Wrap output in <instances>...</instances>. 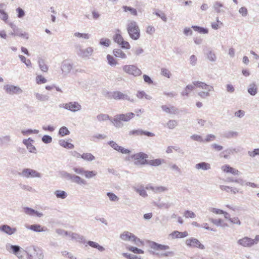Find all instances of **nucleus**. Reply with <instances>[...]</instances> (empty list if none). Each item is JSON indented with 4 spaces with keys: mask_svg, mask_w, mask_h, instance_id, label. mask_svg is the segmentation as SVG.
<instances>
[{
    "mask_svg": "<svg viewBox=\"0 0 259 259\" xmlns=\"http://www.w3.org/2000/svg\"><path fill=\"white\" fill-rule=\"evenodd\" d=\"M107 59L108 60V63L110 66H115L117 64L116 61L115 60V59L111 56L110 55H107Z\"/></svg>",
    "mask_w": 259,
    "mask_h": 259,
    "instance_id": "51",
    "label": "nucleus"
},
{
    "mask_svg": "<svg viewBox=\"0 0 259 259\" xmlns=\"http://www.w3.org/2000/svg\"><path fill=\"white\" fill-rule=\"evenodd\" d=\"M24 212L27 215H29L31 216H34L35 215V210L28 207H25L23 208Z\"/></svg>",
    "mask_w": 259,
    "mask_h": 259,
    "instance_id": "44",
    "label": "nucleus"
},
{
    "mask_svg": "<svg viewBox=\"0 0 259 259\" xmlns=\"http://www.w3.org/2000/svg\"><path fill=\"white\" fill-rule=\"evenodd\" d=\"M47 81V79L41 75H37L36 77V81L37 84L45 83Z\"/></svg>",
    "mask_w": 259,
    "mask_h": 259,
    "instance_id": "57",
    "label": "nucleus"
},
{
    "mask_svg": "<svg viewBox=\"0 0 259 259\" xmlns=\"http://www.w3.org/2000/svg\"><path fill=\"white\" fill-rule=\"evenodd\" d=\"M0 231L9 235H12L16 232L17 229L12 228L8 225H3L0 226Z\"/></svg>",
    "mask_w": 259,
    "mask_h": 259,
    "instance_id": "17",
    "label": "nucleus"
},
{
    "mask_svg": "<svg viewBox=\"0 0 259 259\" xmlns=\"http://www.w3.org/2000/svg\"><path fill=\"white\" fill-rule=\"evenodd\" d=\"M81 158L88 161H92L95 159V157L90 153H83L81 154Z\"/></svg>",
    "mask_w": 259,
    "mask_h": 259,
    "instance_id": "30",
    "label": "nucleus"
},
{
    "mask_svg": "<svg viewBox=\"0 0 259 259\" xmlns=\"http://www.w3.org/2000/svg\"><path fill=\"white\" fill-rule=\"evenodd\" d=\"M195 167L197 169H202L203 170H209L211 168L210 164L205 162H201L196 164Z\"/></svg>",
    "mask_w": 259,
    "mask_h": 259,
    "instance_id": "22",
    "label": "nucleus"
},
{
    "mask_svg": "<svg viewBox=\"0 0 259 259\" xmlns=\"http://www.w3.org/2000/svg\"><path fill=\"white\" fill-rule=\"evenodd\" d=\"M73 68V64L68 60H64L61 65V69L62 74L65 75L69 74Z\"/></svg>",
    "mask_w": 259,
    "mask_h": 259,
    "instance_id": "14",
    "label": "nucleus"
},
{
    "mask_svg": "<svg viewBox=\"0 0 259 259\" xmlns=\"http://www.w3.org/2000/svg\"><path fill=\"white\" fill-rule=\"evenodd\" d=\"M36 98L42 101H48L49 99V97L46 95H42L39 93H35Z\"/></svg>",
    "mask_w": 259,
    "mask_h": 259,
    "instance_id": "43",
    "label": "nucleus"
},
{
    "mask_svg": "<svg viewBox=\"0 0 259 259\" xmlns=\"http://www.w3.org/2000/svg\"><path fill=\"white\" fill-rule=\"evenodd\" d=\"M60 108H64L72 112H76L81 109V105L76 101L70 102L67 103L60 104Z\"/></svg>",
    "mask_w": 259,
    "mask_h": 259,
    "instance_id": "8",
    "label": "nucleus"
},
{
    "mask_svg": "<svg viewBox=\"0 0 259 259\" xmlns=\"http://www.w3.org/2000/svg\"><path fill=\"white\" fill-rule=\"evenodd\" d=\"M131 157L135 160V165H143L146 164L144 162H146L145 161L147 160V159L148 158V155L141 152L131 155Z\"/></svg>",
    "mask_w": 259,
    "mask_h": 259,
    "instance_id": "6",
    "label": "nucleus"
},
{
    "mask_svg": "<svg viewBox=\"0 0 259 259\" xmlns=\"http://www.w3.org/2000/svg\"><path fill=\"white\" fill-rule=\"evenodd\" d=\"M72 170L76 174L84 175L85 170L81 167H73Z\"/></svg>",
    "mask_w": 259,
    "mask_h": 259,
    "instance_id": "52",
    "label": "nucleus"
},
{
    "mask_svg": "<svg viewBox=\"0 0 259 259\" xmlns=\"http://www.w3.org/2000/svg\"><path fill=\"white\" fill-rule=\"evenodd\" d=\"M16 11L17 13V17L19 18H21L25 16V12L22 8L18 7L16 9Z\"/></svg>",
    "mask_w": 259,
    "mask_h": 259,
    "instance_id": "62",
    "label": "nucleus"
},
{
    "mask_svg": "<svg viewBox=\"0 0 259 259\" xmlns=\"http://www.w3.org/2000/svg\"><path fill=\"white\" fill-rule=\"evenodd\" d=\"M127 249L137 254H142L144 253V251L141 249H139L137 247L133 246H129L127 247Z\"/></svg>",
    "mask_w": 259,
    "mask_h": 259,
    "instance_id": "46",
    "label": "nucleus"
},
{
    "mask_svg": "<svg viewBox=\"0 0 259 259\" xmlns=\"http://www.w3.org/2000/svg\"><path fill=\"white\" fill-rule=\"evenodd\" d=\"M6 248L9 251L16 255L19 259L24 258V254H21L20 252L21 249H22L20 246L16 245L7 244L6 245Z\"/></svg>",
    "mask_w": 259,
    "mask_h": 259,
    "instance_id": "12",
    "label": "nucleus"
},
{
    "mask_svg": "<svg viewBox=\"0 0 259 259\" xmlns=\"http://www.w3.org/2000/svg\"><path fill=\"white\" fill-rule=\"evenodd\" d=\"M74 36L78 37H82L84 39H89L90 37V34L88 33H81L79 32H75L74 33Z\"/></svg>",
    "mask_w": 259,
    "mask_h": 259,
    "instance_id": "63",
    "label": "nucleus"
},
{
    "mask_svg": "<svg viewBox=\"0 0 259 259\" xmlns=\"http://www.w3.org/2000/svg\"><path fill=\"white\" fill-rule=\"evenodd\" d=\"M113 38L114 41L119 45L123 40L122 36L119 33H116L115 35H114Z\"/></svg>",
    "mask_w": 259,
    "mask_h": 259,
    "instance_id": "48",
    "label": "nucleus"
},
{
    "mask_svg": "<svg viewBox=\"0 0 259 259\" xmlns=\"http://www.w3.org/2000/svg\"><path fill=\"white\" fill-rule=\"evenodd\" d=\"M55 194L58 198L65 199L67 197V193L62 190H56L55 192Z\"/></svg>",
    "mask_w": 259,
    "mask_h": 259,
    "instance_id": "36",
    "label": "nucleus"
},
{
    "mask_svg": "<svg viewBox=\"0 0 259 259\" xmlns=\"http://www.w3.org/2000/svg\"><path fill=\"white\" fill-rule=\"evenodd\" d=\"M166 125L169 129H174L178 125V121L176 120H169L166 123Z\"/></svg>",
    "mask_w": 259,
    "mask_h": 259,
    "instance_id": "41",
    "label": "nucleus"
},
{
    "mask_svg": "<svg viewBox=\"0 0 259 259\" xmlns=\"http://www.w3.org/2000/svg\"><path fill=\"white\" fill-rule=\"evenodd\" d=\"M154 14L160 18L164 22H166L167 21V18L163 12L158 10L157 11H155Z\"/></svg>",
    "mask_w": 259,
    "mask_h": 259,
    "instance_id": "45",
    "label": "nucleus"
},
{
    "mask_svg": "<svg viewBox=\"0 0 259 259\" xmlns=\"http://www.w3.org/2000/svg\"><path fill=\"white\" fill-rule=\"evenodd\" d=\"M186 244L190 247L198 248L201 249L205 248L204 246L197 239L194 238L187 239L186 240Z\"/></svg>",
    "mask_w": 259,
    "mask_h": 259,
    "instance_id": "13",
    "label": "nucleus"
},
{
    "mask_svg": "<svg viewBox=\"0 0 259 259\" xmlns=\"http://www.w3.org/2000/svg\"><path fill=\"white\" fill-rule=\"evenodd\" d=\"M206 57L208 60L211 62H215L217 59L216 56L212 51H208L206 53Z\"/></svg>",
    "mask_w": 259,
    "mask_h": 259,
    "instance_id": "38",
    "label": "nucleus"
},
{
    "mask_svg": "<svg viewBox=\"0 0 259 259\" xmlns=\"http://www.w3.org/2000/svg\"><path fill=\"white\" fill-rule=\"evenodd\" d=\"M26 255L24 258L21 259H44V254L41 248L35 246L30 245L23 249L21 252Z\"/></svg>",
    "mask_w": 259,
    "mask_h": 259,
    "instance_id": "1",
    "label": "nucleus"
},
{
    "mask_svg": "<svg viewBox=\"0 0 259 259\" xmlns=\"http://www.w3.org/2000/svg\"><path fill=\"white\" fill-rule=\"evenodd\" d=\"M192 28L194 31H197L201 34H206L208 32V30L207 28H205L198 26L193 25L192 26Z\"/></svg>",
    "mask_w": 259,
    "mask_h": 259,
    "instance_id": "33",
    "label": "nucleus"
},
{
    "mask_svg": "<svg viewBox=\"0 0 259 259\" xmlns=\"http://www.w3.org/2000/svg\"><path fill=\"white\" fill-rule=\"evenodd\" d=\"M149 244L152 249L156 250H166L169 248V246L168 245L160 244L154 241H150Z\"/></svg>",
    "mask_w": 259,
    "mask_h": 259,
    "instance_id": "18",
    "label": "nucleus"
},
{
    "mask_svg": "<svg viewBox=\"0 0 259 259\" xmlns=\"http://www.w3.org/2000/svg\"><path fill=\"white\" fill-rule=\"evenodd\" d=\"M179 110L178 108L173 105H169V113L170 114H178Z\"/></svg>",
    "mask_w": 259,
    "mask_h": 259,
    "instance_id": "58",
    "label": "nucleus"
},
{
    "mask_svg": "<svg viewBox=\"0 0 259 259\" xmlns=\"http://www.w3.org/2000/svg\"><path fill=\"white\" fill-rule=\"evenodd\" d=\"M154 205L157 206L159 208L168 209L171 206V204L169 203L164 202H154Z\"/></svg>",
    "mask_w": 259,
    "mask_h": 259,
    "instance_id": "35",
    "label": "nucleus"
},
{
    "mask_svg": "<svg viewBox=\"0 0 259 259\" xmlns=\"http://www.w3.org/2000/svg\"><path fill=\"white\" fill-rule=\"evenodd\" d=\"M184 216L188 218H195L196 215L192 211L190 210H186L184 212Z\"/></svg>",
    "mask_w": 259,
    "mask_h": 259,
    "instance_id": "64",
    "label": "nucleus"
},
{
    "mask_svg": "<svg viewBox=\"0 0 259 259\" xmlns=\"http://www.w3.org/2000/svg\"><path fill=\"white\" fill-rule=\"evenodd\" d=\"M107 196L111 201H118L119 200V198L113 193L108 192L107 193Z\"/></svg>",
    "mask_w": 259,
    "mask_h": 259,
    "instance_id": "53",
    "label": "nucleus"
},
{
    "mask_svg": "<svg viewBox=\"0 0 259 259\" xmlns=\"http://www.w3.org/2000/svg\"><path fill=\"white\" fill-rule=\"evenodd\" d=\"M134 116L135 114L133 112H128L125 114H119L114 116V118L111 119V121L116 127H121L123 126L121 121L127 122L134 118Z\"/></svg>",
    "mask_w": 259,
    "mask_h": 259,
    "instance_id": "2",
    "label": "nucleus"
},
{
    "mask_svg": "<svg viewBox=\"0 0 259 259\" xmlns=\"http://www.w3.org/2000/svg\"><path fill=\"white\" fill-rule=\"evenodd\" d=\"M122 8L123 9L124 12H126L127 11H130L132 15H133L135 16H136L138 15V13H137V10L134 8H132L131 7H128L126 6H123Z\"/></svg>",
    "mask_w": 259,
    "mask_h": 259,
    "instance_id": "34",
    "label": "nucleus"
},
{
    "mask_svg": "<svg viewBox=\"0 0 259 259\" xmlns=\"http://www.w3.org/2000/svg\"><path fill=\"white\" fill-rule=\"evenodd\" d=\"M59 175L61 178L66 180L70 181L72 183H75L80 185H86L87 184V182L84 179L78 176L68 173L66 171H60Z\"/></svg>",
    "mask_w": 259,
    "mask_h": 259,
    "instance_id": "3",
    "label": "nucleus"
},
{
    "mask_svg": "<svg viewBox=\"0 0 259 259\" xmlns=\"http://www.w3.org/2000/svg\"><path fill=\"white\" fill-rule=\"evenodd\" d=\"M153 254H155L159 257L162 256H172L174 255V252L173 251H167L164 253L159 254L158 253H155L153 252Z\"/></svg>",
    "mask_w": 259,
    "mask_h": 259,
    "instance_id": "56",
    "label": "nucleus"
},
{
    "mask_svg": "<svg viewBox=\"0 0 259 259\" xmlns=\"http://www.w3.org/2000/svg\"><path fill=\"white\" fill-rule=\"evenodd\" d=\"M128 135L130 136H139L145 135L147 137H154L155 136L154 134L148 131H144L141 128H138L137 130H133L130 131L128 132Z\"/></svg>",
    "mask_w": 259,
    "mask_h": 259,
    "instance_id": "15",
    "label": "nucleus"
},
{
    "mask_svg": "<svg viewBox=\"0 0 259 259\" xmlns=\"http://www.w3.org/2000/svg\"><path fill=\"white\" fill-rule=\"evenodd\" d=\"M238 135V133L237 132L229 131L224 133V137L230 139L234 137H236Z\"/></svg>",
    "mask_w": 259,
    "mask_h": 259,
    "instance_id": "40",
    "label": "nucleus"
},
{
    "mask_svg": "<svg viewBox=\"0 0 259 259\" xmlns=\"http://www.w3.org/2000/svg\"><path fill=\"white\" fill-rule=\"evenodd\" d=\"M97 118L100 121H105L108 119H110L111 120V119H112L110 118V117L108 115L105 114H100L98 115L97 116Z\"/></svg>",
    "mask_w": 259,
    "mask_h": 259,
    "instance_id": "50",
    "label": "nucleus"
},
{
    "mask_svg": "<svg viewBox=\"0 0 259 259\" xmlns=\"http://www.w3.org/2000/svg\"><path fill=\"white\" fill-rule=\"evenodd\" d=\"M69 134L70 132L66 126H63L59 129V135L61 137L69 135Z\"/></svg>",
    "mask_w": 259,
    "mask_h": 259,
    "instance_id": "37",
    "label": "nucleus"
},
{
    "mask_svg": "<svg viewBox=\"0 0 259 259\" xmlns=\"http://www.w3.org/2000/svg\"><path fill=\"white\" fill-rule=\"evenodd\" d=\"M99 44L101 46H105L108 47L110 45V40L108 38H102L99 41Z\"/></svg>",
    "mask_w": 259,
    "mask_h": 259,
    "instance_id": "47",
    "label": "nucleus"
},
{
    "mask_svg": "<svg viewBox=\"0 0 259 259\" xmlns=\"http://www.w3.org/2000/svg\"><path fill=\"white\" fill-rule=\"evenodd\" d=\"M56 232L58 234V235H66V236H67V235H69V236H70V234H71V232H68L64 230H63V229H56Z\"/></svg>",
    "mask_w": 259,
    "mask_h": 259,
    "instance_id": "61",
    "label": "nucleus"
},
{
    "mask_svg": "<svg viewBox=\"0 0 259 259\" xmlns=\"http://www.w3.org/2000/svg\"><path fill=\"white\" fill-rule=\"evenodd\" d=\"M122 69L125 72L135 77L142 74V71L135 65H125L122 67Z\"/></svg>",
    "mask_w": 259,
    "mask_h": 259,
    "instance_id": "7",
    "label": "nucleus"
},
{
    "mask_svg": "<svg viewBox=\"0 0 259 259\" xmlns=\"http://www.w3.org/2000/svg\"><path fill=\"white\" fill-rule=\"evenodd\" d=\"M3 89L7 94L11 95L20 94L23 92L22 90L20 87L12 84H6L4 85Z\"/></svg>",
    "mask_w": 259,
    "mask_h": 259,
    "instance_id": "10",
    "label": "nucleus"
},
{
    "mask_svg": "<svg viewBox=\"0 0 259 259\" xmlns=\"http://www.w3.org/2000/svg\"><path fill=\"white\" fill-rule=\"evenodd\" d=\"M88 244L91 247L95 248L98 249L100 251H104L105 250V248L102 246L99 245L98 243L92 241H88L87 242Z\"/></svg>",
    "mask_w": 259,
    "mask_h": 259,
    "instance_id": "27",
    "label": "nucleus"
},
{
    "mask_svg": "<svg viewBox=\"0 0 259 259\" xmlns=\"http://www.w3.org/2000/svg\"><path fill=\"white\" fill-rule=\"evenodd\" d=\"M38 63L40 70L45 72H46L48 70V67L45 64V61L42 58H39L38 60Z\"/></svg>",
    "mask_w": 259,
    "mask_h": 259,
    "instance_id": "29",
    "label": "nucleus"
},
{
    "mask_svg": "<svg viewBox=\"0 0 259 259\" xmlns=\"http://www.w3.org/2000/svg\"><path fill=\"white\" fill-rule=\"evenodd\" d=\"M223 5L219 2H216L213 5V8L215 11L217 13H220L221 10L220 8L223 7Z\"/></svg>",
    "mask_w": 259,
    "mask_h": 259,
    "instance_id": "55",
    "label": "nucleus"
},
{
    "mask_svg": "<svg viewBox=\"0 0 259 259\" xmlns=\"http://www.w3.org/2000/svg\"><path fill=\"white\" fill-rule=\"evenodd\" d=\"M252 239L247 237H245L238 240V243L244 247H250L253 246Z\"/></svg>",
    "mask_w": 259,
    "mask_h": 259,
    "instance_id": "19",
    "label": "nucleus"
},
{
    "mask_svg": "<svg viewBox=\"0 0 259 259\" xmlns=\"http://www.w3.org/2000/svg\"><path fill=\"white\" fill-rule=\"evenodd\" d=\"M161 74L167 78H170L171 76L170 72L166 68H162L161 69Z\"/></svg>",
    "mask_w": 259,
    "mask_h": 259,
    "instance_id": "60",
    "label": "nucleus"
},
{
    "mask_svg": "<svg viewBox=\"0 0 259 259\" xmlns=\"http://www.w3.org/2000/svg\"><path fill=\"white\" fill-rule=\"evenodd\" d=\"M27 228L35 232H45L47 230V228L46 227H42L39 224L29 225L27 227Z\"/></svg>",
    "mask_w": 259,
    "mask_h": 259,
    "instance_id": "20",
    "label": "nucleus"
},
{
    "mask_svg": "<svg viewBox=\"0 0 259 259\" xmlns=\"http://www.w3.org/2000/svg\"><path fill=\"white\" fill-rule=\"evenodd\" d=\"M97 175V172L95 170H85L84 173V177L87 179H91L95 177Z\"/></svg>",
    "mask_w": 259,
    "mask_h": 259,
    "instance_id": "39",
    "label": "nucleus"
},
{
    "mask_svg": "<svg viewBox=\"0 0 259 259\" xmlns=\"http://www.w3.org/2000/svg\"><path fill=\"white\" fill-rule=\"evenodd\" d=\"M19 57L20 60L23 63H25V64L26 65L27 67L31 66V63L29 59L27 60L24 56L21 55H19Z\"/></svg>",
    "mask_w": 259,
    "mask_h": 259,
    "instance_id": "49",
    "label": "nucleus"
},
{
    "mask_svg": "<svg viewBox=\"0 0 259 259\" xmlns=\"http://www.w3.org/2000/svg\"><path fill=\"white\" fill-rule=\"evenodd\" d=\"M113 54L116 57H119L122 59H125L126 58V55L125 54L119 49H116L113 50Z\"/></svg>",
    "mask_w": 259,
    "mask_h": 259,
    "instance_id": "28",
    "label": "nucleus"
},
{
    "mask_svg": "<svg viewBox=\"0 0 259 259\" xmlns=\"http://www.w3.org/2000/svg\"><path fill=\"white\" fill-rule=\"evenodd\" d=\"M42 141L45 144H49L52 142V138L49 135H44L41 139Z\"/></svg>",
    "mask_w": 259,
    "mask_h": 259,
    "instance_id": "59",
    "label": "nucleus"
},
{
    "mask_svg": "<svg viewBox=\"0 0 259 259\" xmlns=\"http://www.w3.org/2000/svg\"><path fill=\"white\" fill-rule=\"evenodd\" d=\"M22 177L29 178H40L41 174L36 170L30 168H24L21 173L19 174Z\"/></svg>",
    "mask_w": 259,
    "mask_h": 259,
    "instance_id": "11",
    "label": "nucleus"
},
{
    "mask_svg": "<svg viewBox=\"0 0 259 259\" xmlns=\"http://www.w3.org/2000/svg\"><path fill=\"white\" fill-rule=\"evenodd\" d=\"M258 89L254 82L250 83L248 88L247 91L251 96H255L257 93Z\"/></svg>",
    "mask_w": 259,
    "mask_h": 259,
    "instance_id": "24",
    "label": "nucleus"
},
{
    "mask_svg": "<svg viewBox=\"0 0 259 259\" xmlns=\"http://www.w3.org/2000/svg\"><path fill=\"white\" fill-rule=\"evenodd\" d=\"M76 54L82 58L88 57L91 56L93 52V49L92 47H88L86 49H83L79 45L75 47Z\"/></svg>",
    "mask_w": 259,
    "mask_h": 259,
    "instance_id": "9",
    "label": "nucleus"
},
{
    "mask_svg": "<svg viewBox=\"0 0 259 259\" xmlns=\"http://www.w3.org/2000/svg\"><path fill=\"white\" fill-rule=\"evenodd\" d=\"M136 191L139 194V195L142 197H145L147 196V194L143 186H141L139 188L135 189Z\"/></svg>",
    "mask_w": 259,
    "mask_h": 259,
    "instance_id": "42",
    "label": "nucleus"
},
{
    "mask_svg": "<svg viewBox=\"0 0 259 259\" xmlns=\"http://www.w3.org/2000/svg\"><path fill=\"white\" fill-rule=\"evenodd\" d=\"M134 235L128 231H125L122 234H120V238L125 241H132Z\"/></svg>",
    "mask_w": 259,
    "mask_h": 259,
    "instance_id": "26",
    "label": "nucleus"
},
{
    "mask_svg": "<svg viewBox=\"0 0 259 259\" xmlns=\"http://www.w3.org/2000/svg\"><path fill=\"white\" fill-rule=\"evenodd\" d=\"M127 31L130 37L134 40H137L140 37V30L137 23L132 20L127 24Z\"/></svg>",
    "mask_w": 259,
    "mask_h": 259,
    "instance_id": "4",
    "label": "nucleus"
},
{
    "mask_svg": "<svg viewBox=\"0 0 259 259\" xmlns=\"http://www.w3.org/2000/svg\"><path fill=\"white\" fill-rule=\"evenodd\" d=\"M147 165H149L152 166H158L160 165L162 163L165 162V160L161 158H157L153 160H147L145 161Z\"/></svg>",
    "mask_w": 259,
    "mask_h": 259,
    "instance_id": "21",
    "label": "nucleus"
},
{
    "mask_svg": "<svg viewBox=\"0 0 259 259\" xmlns=\"http://www.w3.org/2000/svg\"><path fill=\"white\" fill-rule=\"evenodd\" d=\"M173 238H182L187 237L188 235V233L186 231L180 232L178 231H175L172 232L170 234Z\"/></svg>",
    "mask_w": 259,
    "mask_h": 259,
    "instance_id": "25",
    "label": "nucleus"
},
{
    "mask_svg": "<svg viewBox=\"0 0 259 259\" xmlns=\"http://www.w3.org/2000/svg\"><path fill=\"white\" fill-rule=\"evenodd\" d=\"M11 141V137L9 135H6L2 137H0V145H9Z\"/></svg>",
    "mask_w": 259,
    "mask_h": 259,
    "instance_id": "32",
    "label": "nucleus"
},
{
    "mask_svg": "<svg viewBox=\"0 0 259 259\" xmlns=\"http://www.w3.org/2000/svg\"><path fill=\"white\" fill-rule=\"evenodd\" d=\"M59 144L62 147L67 148V149H72L74 147L73 144H72L70 143H69V142L65 141L64 140H60L59 141Z\"/></svg>",
    "mask_w": 259,
    "mask_h": 259,
    "instance_id": "31",
    "label": "nucleus"
},
{
    "mask_svg": "<svg viewBox=\"0 0 259 259\" xmlns=\"http://www.w3.org/2000/svg\"><path fill=\"white\" fill-rule=\"evenodd\" d=\"M33 141L31 138H29L28 139H24L22 142L26 146L29 152L36 153L37 150L36 148L31 143V142H33Z\"/></svg>",
    "mask_w": 259,
    "mask_h": 259,
    "instance_id": "16",
    "label": "nucleus"
},
{
    "mask_svg": "<svg viewBox=\"0 0 259 259\" xmlns=\"http://www.w3.org/2000/svg\"><path fill=\"white\" fill-rule=\"evenodd\" d=\"M70 236L72 239L75 240L80 243H85L87 242L84 237L79 234L71 232Z\"/></svg>",
    "mask_w": 259,
    "mask_h": 259,
    "instance_id": "23",
    "label": "nucleus"
},
{
    "mask_svg": "<svg viewBox=\"0 0 259 259\" xmlns=\"http://www.w3.org/2000/svg\"><path fill=\"white\" fill-rule=\"evenodd\" d=\"M8 17V15L6 12H5L3 10H0V18L2 20H3L6 23H7Z\"/></svg>",
    "mask_w": 259,
    "mask_h": 259,
    "instance_id": "54",
    "label": "nucleus"
},
{
    "mask_svg": "<svg viewBox=\"0 0 259 259\" xmlns=\"http://www.w3.org/2000/svg\"><path fill=\"white\" fill-rule=\"evenodd\" d=\"M106 97L108 99H113L116 100H125L133 103L135 102L134 99H131L127 94H124L120 91L108 92L106 93Z\"/></svg>",
    "mask_w": 259,
    "mask_h": 259,
    "instance_id": "5",
    "label": "nucleus"
}]
</instances>
